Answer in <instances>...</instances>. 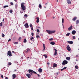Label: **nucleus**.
Masks as SVG:
<instances>
[{"instance_id": "1", "label": "nucleus", "mask_w": 79, "mask_h": 79, "mask_svg": "<svg viewBox=\"0 0 79 79\" xmlns=\"http://www.w3.org/2000/svg\"><path fill=\"white\" fill-rule=\"evenodd\" d=\"M24 3H21V7L22 9L23 10V11H24L26 10V6H24Z\"/></svg>"}, {"instance_id": "2", "label": "nucleus", "mask_w": 79, "mask_h": 79, "mask_svg": "<svg viewBox=\"0 0 79 79\" xmlns=\"http://www.w3.org/2000/svg\"><path fill=\"white\" fill-rule=\"evenodd\" d=\"M46 31L49 34H53V33H55V32H56V31L55 30H54L53 31H51L50 30H46Z\"/></svg>"}, {"instance_id": "3", "label": "nucleus", "mask_w": 79, "mask_h": 79, "mask_svg": "<svg viewBox=\"0 0 79 79\" xmlns=\"http://www.w3.org/2000/svg\"><path fill=\"white\" fill-rule=\"evenodd\" d=\"M68 62L67 61V60H64L63 61L62 64L63 65H64H64L66 64H68Z\"/></svg>"}, {"instance_id": "4", "label": "nucleus", "mask_w": 79, "mask_h": 79, "mask_svg": "<svg viewBox=\"0 0 79 79\" xmlns=\"http://www.w3.org/2000/svg\"><path fill=\"white\" fill-rule=\"evenodd\" d=\"M29 73H30L31 75H32L33 73V70L31 69H29L28 70Z\"/></svg>"}, {"instance_id": "5", "label": "nucleus", "mask_w": 79, "mask_h": 79, "mask_svg": "<svg viewBox=\"0 0 79 79\" xmlns=\"http://www.w3.org/2000/svg\"><path fill=\"white\" fill-rule=\"evenodd\" d=\"M7 55L9 56H12V54H11V51H9L7 52Z\"/></svg>"}, {"instance_id": "6", "label": "nucleus", "mask_w": 79, "mask_h": 79, "mask_svg": "<svg viewBox=\"0 0 79 79\" xmlns=\"http://www.w3.org/2000/svg\"><path fill=\"white\" fill-rule=\"evenodd\" d=\"M67 50H68L69 51H71V48L69 46V45H68L67 47Z\"/></svg>"}, {"instance_id": "7", "label": "nucleus", "mask_w": 79, "mask_h": 79, "mask_svg": "<svg viewBox=\"0 0 79 79\" xmlns=\"http://www.w3.org/2000/svg\"><path fill=\"white\" fill-rule=\"evenodd\" d=\"M72 29H73V26L71 25L70 27L68 28V31H71V30H72Z\"/></svg>"}, {"instance_id": "8", "label": "nucleus", "mask_w": 79, "mask_h": 79, "mask_svg": "<svg viewBox=\"0 0 79 79\" xmlns=\"http://www.w3.org/2000/svg\"><path fill=\"white\" fill-rule=\"evenodd\" d=\"M24 26L26 27V28H27V27H29V25L27 23H26L24 25Z\"/></svg>"}, {"instance_id": "9", "label": "nucleus", "mask_w": 79, "mask_h": 79, "mask_svg": "<svg viewBox=\"0 0 79 79\" xmlns=\"http://www.w3.org/2000/svg\"><path fill=\"white\" fill-rule=\"evenodd\" d=\"M26 76H27V77H28V78H31V75L30 74L27 73L26 74Z\"/></svg>"}, {"instance_id": "10", "label": "nucleus", "mask_w": 79, "mask_h": 79, "mask_svg": "<svg viewBox=\"0 0 79 79\" xmlns=\"http://www.w3.org/2000/svg\"><path fill=\"white\" fill-rule=\"evenodd\" d=\"M16 74H14L12 75V77L13 79H15L16 78Z\"/></svg>"}, {"instance_id": "11", "label": "nucleus", "mask_w": 79, "mask_h": 79, "mask_svg": "<svg viewBox=\"0 0 79 79\" xmlns=\"http://www.w3.org/2000/svg\"><path fill=\"white\" fill-rule=\"evenodd\" d=\"M76 31H75L73 30L72 32V34L73 35H74L76 34Z\"/></svg>"}, {"instance_id": "12", "label": "nucleus", "mask_w": 79, "mask_h": 79, "mask_svg": "<svg viewBox=\"0 0 79 79\" xmlns=\"http://www.w3.org/2000/svg\"><path fill=\"white\" fill-rule=\"evenodd\" d=\"M67 42L70 44H73V42L72 41H68Z\"/></svg>"}, {"instance_id": "13", "label": "nucleus", "mask_w": 79, "mask_h": 79, "mask_svg": "<svg viewBox=\"0 0 79 79\" xmlns=\"http://www.w3.org/2000/svg\"><path fill=\"white\" fill-rule=\"evenodd\" d=\"M67 2L68 4H71V2L69 0H67Z\"/></svg>"}, {"instance_id": "14", "label": "nucleus", "mask_w": 79, "mask_h": 79, "mask_svg": "<svg viewBox=\"0 0 79 79\" xmlns=\"http://www.w3.org/2000/svg\"><path fill=\"white\" fill-rule=\"evenodd\" d=\"M56 66H57V64L55 63L53 65V68H56Z\"/></svg>"}, {"instance_id": "15", "label": "nucleus", "mask_w": 79, "mask_h": 79, "mask_svg": "<svg viewBox=\"0 0 79 79\" xmlns=\"http://www.w3.org/2000/svg\"><path fill=\"white\" fill-rule=\"evenodd\" d=\"M38 71L39 73H42V69L41 68H40L38 70Z\"/></svg>"}, {"instance_id": "16", "label": "nucleus", "mask_w": 79, "mask_h": 79, "mask_svg": "<svg viewBox=\"0 0 79 79\" xmlns=\"http://www.w3.org/2000/svg\"><path fill=\"white\" fill-rule=\"evenodd\" d=\"M37 20H36V22L38 23L39 22V18L38 17H36Z\"/></svg>"}, {"instance_id": "17", "label": "nucleus", "mask_w": 79, "mask_h": 79, "mask_svg": "<svg viewBox=\"0 0 79 79\" xmlns=\"http://www.w3.org/2000/svg\"><path fill=\"white\" fill-rule=\"evenodd\" d=\"M50 44H51V45H55V42H51L50 43Z\"/></svg>"}, {"instance_id": "18", "label": "nucleus", "mask_w": 79, "mask_h": 79, "mask_svg": "<svg viewBox=\"0 0 79 79\" xmlns=\"http://www.w3.org/2000/svg\"><path fill=\"white\" fill-rule=\"evenodd\" d=\"M70 59H71V58L69 57H66V59L67 60H70Z\"/></svg>"}, {"instance_id": "19", "label": "nucleus", "mask_w": 79, "mask_h": 79, "mask_svg": "<svg viewBox=\"0 0 79 79\" xmlns=\"http://www.w3.org/2000/svg\"><path fill=\"white\" fill-rule=\"evenodd\" d=\"M43 46L44 47V49L43 50V51H44V50H45V46L44 44H43Z\"/></svg>"}, {"instance_id": "20", "label": "nucleus", "mask_w": 79, "mask_h": 79, "mask_svg": "<svg viewBox=\"0 0 79 79\" xmlns=\"http://www.w3.org/2000/svg\"><path fill=\"white\" fill-rule=\"evenodd\" d=\"M79 20H77L76 22V24H79Z\"/></svg>"}, {"instance_id": "21", "label": "nucleus", "mask_w": 79, "mask_h": 79, "mask_svg": "<svg viewBox=\"0 0 79 79\" xmlns=\"http://www.w3.org/2000/svg\"><path fill=\"white\" fill-rule=\"evenodd\" d=\"M77 19V18L76 17H75L73 19V21H76V20Z\"/></svg>"}, {"instance_id": "22", "label": "nucleus", "mask_w": 79, "mask_h": 79, "mask_svg": "<svg viewBox=\"0 0 79 79\" xmlns=\"http://www.w3.org/2000/svg\"><path fill=\"white\" fill-rule=\"evenodd\" d=\"M70 35V33H68L66 34V36H69Z\"/></svg>"}, {"instance_id": "23", "label": "nucleus", "mask_w": 79, "mask_h": 79, "mask_svg": "<svg viewBox=\"0 0 79 79\" xmlns=\"http://www.w3.org/2000/svg\"><path fill=\"white\" fill-rule=\"evenodd\" d=\"M27 42V40H26V39H25L24 40L23 42L24 43H26Z\"/></svg>"}, {"instance_id": "24", "label": "nucleus", "mask_w": 79, "mask_h": 79, "mask_svg": "<svg viewBox=\"0 0 79 79\" xmlns=\"http://www.w3.org/2000/svg\"><path fill=\"white\" fill-rule=\"evenodd\" d=\"M7 7H8V5L5 6H3L4 8H6Z\"/></svg>"}, {"instance_id": "25", "label": "nucleus", "mask_w": 79, "mask_h": 79, "mask_svg": "<svg viewBox=\"0 0 79 79\" xmlns=\"http://www.w3.org/2000/svg\"><path fill=\"white\" fill-rule=\"evenodd\" d=\"M13 43L14 44H18V42H14Z\"/></svg>"}, {"instance_id": "26", "label": "nucleus", "mask_w": 79, "mask_h": 79, "mask_svg": "<svg viewBox=\"0 0 79 79\" xmlns=\"http://www.w3.org/2000/svg\"><path fill=\"white\" fill-rule=\"evenodd\" d=\"M27 51L26 52V53H27L28 52L30 51V49H27Z\"/></svg>"}, {"instance_id": "27", "label": "nucleus", "mask_w": 79, "mask_h": 79, "mask_svg": "<svg viewBox=\"0 0 79 79\" xmlns=\"http://www.w3.org/2000/svg\"><path fill=\"white\" fill-rule=\"evenodd\" d=\"M62 23H64V18H63L62 19Z\"/></svg>"}, {"instance_id": "28", "label": "nucleus", "mask_w": 79, "mask_h": 79, "mask_svg": "<svg viewBox=\"0 0 79 79\" xmlns=\"http://www.w3.org/2000/svg\"><path fill=\"white\" fill-rule=\"evenodd\" d=\"M43 56H45V57L46 58H47V56L46 55V54H44L43 55Z\"/></svg>"}, {"instance_id": "29", "label": "nucleus", "mask_w": 79, "mask_h": 79, "mask_svg": "<svg viewBox=\"0 0 79 79\" xmlns=\"http://www.w3.org/2000/svg\"><path fill=\"white\" fill-rule=\"evenodd\" d=\"M57 55V52H55L54 54V56H55V55Z\"/></svg>"}, {"instance_id": "30", "label": "nucleus", "mask_w": 79, "mask_h": 79, "mask_svg": "<svg viewBox=\"0 0 79 79\" xmlns=\"http://www.w3.org/2000/svg\"><path fill=\"white\" fill-rule=\"evenodd\" d=\"M2 23H3L2 22L0 23V26L2 27V26H3V24H2Z\"/></svg>"}, {"instance_id": "31", "label": "nucleus", "mask_w": 79, "mask_h": 79, "mask_svg": "<svg viewBox=\"0 0 79 79\" xmlns=\"http://www.w3.org/2000/svg\"><path fill=\"white\" fill-rule=\"evenodd\" d=\"M39 7L40 8H42V5H40V4H39Z\"/></svg>"}, {"instance_id": "32", "label": "nucleus", "mask_w": 79, "mask_h": 79, "mask_svg": "<svg viewBox=\"0 0 79 79\" xmlns=\"http://www.w3.org/2000/svg\"><path fill=\"white\" fill-rule=\"evenodd\" d=\"M2 37H5V35H4V34L2 33Z\"/></svg>"}, {"instance_id": "33", "label": "nucleus", "mask_w": 79, "mask_h": 79, "mask_svg": "<svg viewBox=\"0 0 79 79\" xmlns=\"http://www.w3.org/2000/svg\"><path fill=\"white\" fill-rule=\"evenodd\" d=\"M75 68L76 69H78V66H77V65L75 66Z\"/></svg>"}, {"instance_id": "34", "label": "nucleus", "mask_w": 79, "mask_h": 79, "mask_svg": "<svg viewBox=\"0 0 79 79\" xmlns=\"http://www.w3.org/2000/svg\"><path fill=\"white\" fill-rule=\"evenodd\" d=\"M53 38H51L50 39H49V40H50V41H52V40H53Z\"/></svg>"}, {"instance_id": "35", "label": "nucleus", "mask_w": 79, "mask_h": 79, "mask_svg": "<svg viewBox=\"0 0 79 79\" xmlns=\"http://www.w3.org/2000/svg\"><path fill=\"white\" fill-rule=\"evenodd\" d=\"M9 12L10 13H13V10H10Z\"/></svg>"}, {"instance_id": "36", "label": "nucleus", "mask_w": 79, "mask_h": 79, "mask_svg": "<svg viewBox=\"0 0 79 79\" xmlns=\"http://www.w3.org/2000/svg\"><path fill=\"white\" fill-rule=\"evenodd\" d=\"M75 37L74 36H73V39H75Z\"/></svg>"}, {"instance_id": "37", "label": "nucleus", "mask_w": 79, "mask_h": 79, "mask_svg": "<svg viewBox=\"0 0 79 79\" xmlns=\"http://www.w3.org/2000/svg\"><path fill=\"white\" fill-rule=\"evenodd\" d=\"M8 65H11V63L10 62V63H8Z\"/></svg>"}, {"instance_id": "38", "label": "nucleus", "mask_w": 79, "mask_h": 79, "mask_svg": "<svg viewBox=\"0 0 79 79\" xmlns=\"http://www.w3.org/2000/svg\"><path fill=\"white\" fill-rule=\"evenodd\" d=\"M36 31H37V32H38V33L39 32V29H37L36 30Z\"/></svg>"}, {"instance_id": "39", "label": "nucleus", "mask_w": 79, "mask_h": 79, "mask_svg": "<svg viewBox=\"0 0 79 79\" xmlns=\"http://www.w3.org/2000/svg\"><path fill=\"white\" fill-rule=\"evenodd\" d=\"M32 39H34V37H32L31 38V40H32Z\"/></svg>"}, {"instance_id": "40", "label": "nucleus", "mask_w": 79, "mask_h": 79, "mask_svg": "<svg viewBox=\"0 0 79 79\" xmlns=\"http://www.w3.org/2000/svg\"><path fill=\"white\" fill-rule=\"evenodd\" d=\"M21 40V37H20L19 38V40Z\"/></svg>"}, {"instance_id": "41", "label": "nucleus", "mask_w": 79, "mask_h": 79, "mask_svg": "<svg viewBox=\"0 0 79 79\" xmlns=\"http://www.w3.org/2000/svg\"><path fill=\"white\" fill-rule=\"evenodd\" d=\"M27 14H25L24 15V17H27Z\"/></svg>"}, {"instance_id": "42", "label": "nucleus", "mask_w": 79, "mask_h": 79, "mask_svg": "<svg viewBox=\"0 0 79 79\" xmlns=\"http://www.w3.org/2000/svg\"><path fill=\"white\" fill-rule=\"evenodd\" d=\"M31 34L32 36H33V35H34V33L32 32V33H31Z\"/></svg>"}, {"instance_id": "43", "label": "nucleus", "mask_w": 79, "mask_h": 79, "mask_svg": "<svg viewBox=\"0 0 79 79\" xmlns=\"http://www.w3.org/2000/svg\"><path fill=\"white\" fill-rule=\"evenodd\" d=\"M30 27H32V24H31L30 25Z\"/></svg>"}, {"instance_id": "44", "label": "nucleus", "mask_w": 79, "mask_h": 79, "mask_svg": "<svg viewBox=\"0 0 79 79\" xmlns=\"http://www.w3.org/2000/svg\"><path fill=\"white\" fill-rule=\"evenodd\" d=\"M67 68V67H64L63 69H64V70L66 69Z\"/></svg>"}, {"instance_id": "45", "label": "nucleus", "mask_w": 79, "mask_h": 79, "mask_svg": "<svg viewBox=\"0 0 79 79\" xmlns=\"http://www.w3.org/2000/svg\"><path fill=\"white\" fill-rule=\"evenodd\" d=\"M1 77H2V79H3V75H2L1 76Z\"/></svg>"}, {"instance_id": "46", "label": "nucleus", "mask_w": 79, "mask_h": 79, "mask_svg": "<svg viewBox=\"0 0 79 79\" xmlns=\"http://www.w3.org/2000/svg\"><path fill=\"white\" fill-rule=\"evenodd\" d=\"M54 50H55V52H57V50L56 49H54Z\"/></svg>"}, {"instance_id": "47", "label": "nucleus", "mask_w": 79, "mask_h": 79, "mask_svg": "<svg viewBox=\"0 0 79 79\" xmlns=\"http://www.w3.org/2000/svg\"><path fill=\"white\" fill-rule=\"evenodd\" d=\"M31 31H33V27H32L31 28Z\"/></svg>"}, {"instance_id": "48", "label": "nucleus", "mask_w": 79, "mask_h": 79, "mask_svg": "<svg viewBox=\"0 0 79 79\" xmlns=\"http://www.w3.org/2000/svg\"><path fill=\"white\" fill-rule=\"evenodd\" d=\"M11 39H9V40H8V42H10V41H11Z\"/></svg>"}, {"instance_id": "49", "label": "nucleus", "mask_w": 79, "mask_h": 79, "mask_svg": "<svg viewBox=\"0 0 79 79\" xmlns=\"http://www.w3.org/2000/svg\"><path fill=\"white\" fill-rule=\"evenodd\" d=\"M10 5H13V2H11Z\"/></svg>"}, {"instance_id": "50", "label": "nucleus", "mask_w": 79, "mask_h": 79, "mask_svg": "<svg viewBox=\"0 0 79 79\" xmlns=\"http://www.w3.org/2000/svg\"><path fill=\"white\" fill-rule=\"evenodd\" d=\"M33 73H34V74H37V73L36 72L34 71H33Z\"/></svg>"}, {"instance_id": "51", "label": "nucleus", "mask_w": 79, "mask_h": 79, "mask_svg": "<svg viewBox=\"0 0 79 79\" xmlns=\"http://www.w3.org/2000/svg\"><path fill=\"white\" fill-rule=\"evenodd\" d=\"M39 35H37V36H36V38H39Z\"/></svg>"}, {"instance_id": "52", "label": "nucleus", "mask_w": 79, "mask_h": 79, "mask_svg": "<svg viewBox=\"0 0 79 79\" xmlns=\"http://www.w3.org/2000/svg\"><path fill=\"white\" fill-rule=\"evenodd\" d=\"M64 70V69L63 68L61 69V71H63Z\"/></svg>"}, {"instance_id": "53", "label": "nucleus", "mask_w": 79, "mask_h": 79, "mask_svg": "<svg viewBox=\"0 0 79 79\" xmlns=\"http://www.w3.org/2000/svg\"><path fill=\"white\" fill-rule=\"evenodd\" d=\"M17 4L15 5V8H17Z\"/></svg>"}, {"instance_id": "54", "label": "nucleus", "mask_w": 79, "mask_h": 79, "mask_svg": "<svg viewBox=\"0 0 79 79\" xmlns=\"http://www.w3.org/2000/svg\"><path fill=\"white\" fill-rule=\"evenodd\" d=\"M5 79H8V77H6V78H5Z\"/></svg>"}, {"instance_id": "55", "label": "nucleus", "mask_w": 79, "mask_h": 79, "mask_svg": "<svg viewBox=\"0 0 79 79\" xmlns=\"http://www.w3.org/2000/svg\"><path fill=\"white\" fill-rule=\"evenodd\" d=\"M4 21H5V19H3V20H2L3 22Z\"/></svg>"}, {"instance_id": "56", "label": "nucleus", "mask_w": 79, "mask_h": 79, "mask_svg": "<svg viewBox=\"0 0 79 79\" xmlns=\"http://www.w3.org/2000/svg\"><path fill=\"white\" fill-rule=\"evenodd\" d=\"M47 64L49 65V64H50V63L48 62L47 63Z\"/></svg>"}, {"instance_id": "57", "label": "nucleus", "mask_w": 79, "mask_h": 79, "mask_svg": "<svg viewBox=\"0 0 79 79\" xmlns=\"http://www.w3.org/2000/svg\"><path fill=\"white\" fill-rule=\"evenodd\" d=\"M58 72H57L56 73V74L57 75H58Z\"/></svg>"}, {"instance_id": "58", "label": "nucleus", "mask_w": 79, "mask_h": 79, "mask_svg": "<svg viewBox=\"0 0 79 79\" xmlns=\"http://www.w3.org/2000/svg\"><path fill=\"white\" fill-rule=\"evenodd\" d=\"M12 53H15V52L14 51H12Z\"/></svg>"}, {"instance_id": "59", "label": "nucleus", "mask_w": 79, "mask_h": 79, "mask_svg": "<svg viewBox=\"0 0 79 79\" xmlns=\"http://www.w3.org/2000/svg\"><path fill=\"white\" fill-rule=\"evenodd\" d=\"M37 75L39 77H40V75H39V74H37Z\"/></svg>"}, {"instance_id": "60", "label": "nucleus", "mask_w": 79, "mask_h": 79, "mask_svg": "<svg viewBox=\"0 0 79 79\" xmlns=\"http://www.w3.org/2000/svg\"><path fill=\"white\" fill-rule=\"evenodd\" d=\"M52 19H55V17H53Z\"/></svg>"}, {"instance_id": "61", "label": "nucleus", "mask_w": 79, "mask_h": 79, "mask_svg": "<svg viewBox=\"0 0 79 79\" xmlns=\"http://www.w3.org/2000/svg\"><path fill=\"white\" fill-rule=\"evenodd\" d=\"M15 1V2H17V0H14Z\"/></svg>"}, {"instance_id": "62", "label": "nucleus", "mask_w": 79, "mask_h": 79, "mask_svg": "<svg viewBox=\"0 0 79 79\" xmlns=\"http://www.w3.org/2000/svg\"><path fill=\"white\" fill-rule=\"evenodd\" d=\"M76 57H77L78 56V55H77L76 56Z\"/></svg>"}, {"instance_id": "63", "label": "nucleus", "mask_w": 79, "mask_h": 79, "mask_svg": "<svg viewBox=\"0 0 79 79\" xmlns=\"http://www.w3.org/2000/svg\"><path fill=\"white\" fill-rule=\"evenodd\" d=\"M38 28H39V29H40V27H38Z\"/></svg>"}, {"instance_id": "64", "label": "nucleus", "mask_w": 79, "mask_h": 79, "mask_svg": "<svg viewBox=\"0 0 79 79\" xmlns=\"http://www.w3.org/2000/svg\"><path fill=\"white\" fill-rule=\"evenodd\" d=\"M14 71H16V70L15 69Z\"/></svg>"}]
</instances>
